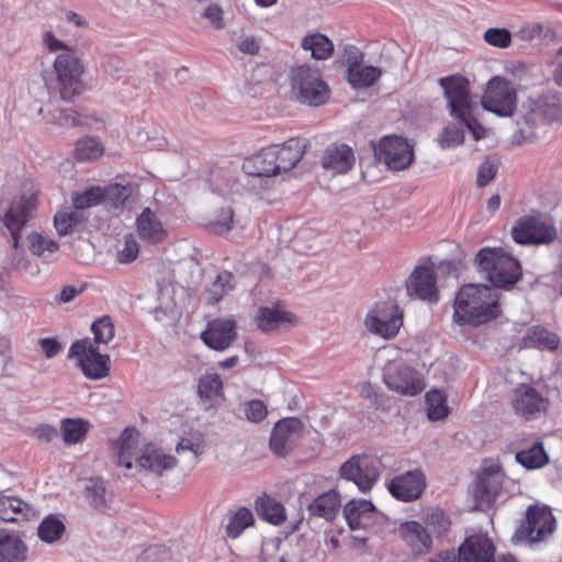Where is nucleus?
<instances>
[{
	"instance_id": "nucleus-35",
	"label": "nucleus",
	"mask_w": 562,
	"mask_h": 562,
	"mask_svg": "<svg viewBox=\"0 0 562 562\" xmlns=\"http://www.w3.org/2000/svg\"><path fill=\"white\" fill-rule=\"evenodd\" d=\"M301 48L311 54L316 60H325L331 57L335 46L325 34L315 32L305 35L301 41Z\"/></svg>"
},
{
	"instance_id": "nucleus-7",
	"label": "nucleus",
	"mask_w": 562,
	"mask_h": 562,
	"mask_svg": "<svg viewBox=\"0 0 562 562\" xmlns=\"http://www.w3.org/2000/svg\"><path fill=\"white\" fill-rule=\"evenodd\" d=\"M387 356L383 367V383L394 393L403 396H415L425 389L423 375L412 366L393 356L397 352L393 349L385 350Z\"/></svg>"
},
{
	"instance_id": "nucleus-29",
	"label": "nucleus",
	"mask_w": 562,
	"mask_h": 562,
	"mask_svg": "<svg viewBox=\"0 0 562 562\" xmlns=\"http://www.w3.org/2000/svg\"><path fill=\"white\" fill-rule=\"evenodd\" d=\"M302 430V423L296 418L282 419L276 424L271 437L270 448L277 456H285L291 448L294 436Z\"/></svg>"
},
{
	"instance_id": "nucleus-22",
	"label": "nucleus",
	"mask_w": 562,
	"mask_h": 562,
	"mask_svg": "<svg viewBox=\"0 0 562 562\" xmlns=\"http://www.w3.org/2000/svg\"><path fill=\"white\" fill-rule=\"evenodd\" d=\"M136 231L142 240L148 244H160L168 237V225L158 210L145 207L136 218Z\"/></svg>"
},
{
	"instance_id": "nucleus-13",
	"label": "nucleus",
	"mask_w": 562,
	"mask_h": 562,
	"mask_svg": "<svg viewBox=\"0 0 562 562\" xmlns=\"http://www.w3.org/2000/svg\"><path fill=\"white\" fill-rule=\"evenodd\" d=\"M68 358L76 362L88 379L100 380L109 375V356L100 353L94 344L87 338L71 345Z\"/></svg>"
},
{
	"instance_id": "nucleus-61",
	"label": "nucleus",
	"mask_w": 562,
	"mask_h": 562,
	"mask_svg": "<svg viewBox=\"0 0 562 562\" xmlns=\"http://www.w3.org/2000/svg\"><path fill=\"white\" fill-rule=\"evenodd\" d=\"M497 166L490 160H485L477 169L476 184L479 187L487 186L495 178Z\"/></svg>"
},
{
	"instance_id": "nucleus-25",
	"label": "nucleus",
	"mask_w": 562,
	"mask_h": 562,
	"mask_svg": "<svg viewBox=\"0 0 562 562\" xmlns=\"http://www.w3.org/2000/svg\"><path fill=\"white\" fill-rule=\"evenodd\" d=\"M376 514L375 506L367 499H351L344 506V516L351 530L369 529Z\"/></svg>"
},
{
	"instance_id": "nucleus-1",
	"label": "nucleus",
	"mask_w": 562,
	"mask_h": 562,
	"mask_svg": "<svg viewBox=\"0 0 562 562\" xmlns=\"http://www.w3.org/2000/svg\"><path fill=\"white\" fill-rule=\"evenodd\" d=\"M499 294L485 284L469 283L461 286L453 301L452 319L459 326H480L501 314Z\"/></svg>"
},
{
	"instance_id": "nucleus-18",
	"label": "nucleus",
	"mask_w": 562,
	"mask_h": 562,
	"mask_svg": "<svg viewBox=\"0 0 562 562\" xmlns=\"http://www.w3.org/2000/svg\"><path fill=\"white\" fill-rule=\"evenodd\" d=\"M405 290L411 299L437 303L439 289L434 266L428 262L416 266L405 281Z\"/></svg>"
},
{
	"instance_id": "nucleus-28",
	"label": "nucleus",
	"mask_w": 562,
	"mask_h": 562,
	"mask_svg": "<svg viewBox=\"0 0 562 562\" xmlns=\"http://www.w3.org/2000/svg\"><path fill=\"white\" fill-rule=\"evenodd\" d=\"M198 396L205 409L218 407L225 400L224 386L217 373H206L198 380Z\"/></svg>"
},
{
	"instance_id": "nucleus-38",
	"label": "nucleus",
	"mask_w": 562,
	"mask_h": 562,
	"mask_svg": "<svg viewBox=\"0 0 562 562\" xmlns=\"http://www.w3.org/2000/svg\"><path fill=\"white\" fill-rule=\"evenodd\" d=\"M256 510L262 520L274 526H280L286 519L283 504L267 495L256 501Z\"/></svg>"
},
{
	"instance_id": "nucleus-57",
	"label": "nucleus",
	"mask_w": 562,
	"mask_h": 562,
	"mask_svg": "<svg viewBox=\"0 0 562 562\" xmlns=\"http://www.w3.org/2000/svg\"><path fill=\"white\" fill-rule=\"evenodd\" d=\"M138 562H176L172 553L164 546L147 548L138 558Z\"/></svg>"
},
{
	"instance_id": "nucleus-3",
	"label": "nucleus",
	"mask_w": 562,
	"mask_h": 562,
	"mask_svg": "<svg viewBox=\"0 0 562 562\" xmlns=\"http://www.w3.org/2000/svg\"><path fill=\"white\" fill-rule=\"evenodd\" d=\"M43 45L46 50L56 55L54 70L56 74V89L64 101H71L83 91L81 76L85 66L76 49L57 38L52 32L43 35Z\"/></svg>"
},
{
	"instance_id": "nucleus-30",
	"label": "nucleus",
	"mask_w": 562,
	"mask_h": 562,
	"mask_svg": "<svg viewBox=\"0 0 562 562\" xmlns=\"http://www.w3.org/2000/svg\"><path fill=\"white\" fill-rule=\"evenodd\" d=\"M29 547L15 532L0 529V562H26Z\"/></svg>"
},
{
	"instance_id": "nucleus-48",
	"label": "nucleus",
	"mask_w": 562,
	"mask_h": 562,
	"mask_svg": "<svg viewBox=\"0 0 562 562\" xmlns=\"http://www.w3.org/2000/svg\"><path fill=\"white\" fill-rule=\"evenodd\" d=\"M83 215L77 209L75 211L59 212L55 215V227L59 235L65 236L83 223Z\"/></svg>"
},
{
	"instance_id": "nucleus-37",
	"label": "nucleus",
	"mask_w": 562,
	"mask_h": 562,
	"mask_svg": "<svg viewBox=\"0 0 562 562\" xmlns=\"http://www.w3.org/2000/svg\"><path fill=\"white\" fill-rule=\"evenodd\" d=\"M340 507V496L338 492L331 490L325 492L315 498L308 506L311 515L322 517L326 520H333Z\"/></svg>"
},
{
	"instance_id": "nucleus-40",
	"label": "nucleus",
	"mask_w": 562,
	"mask_h": 562,
	"mask_svg": "<svg viewBox=\"0 0 562 562\" xmlns=\"http://www.w3.org/2000/svg\"><path fill=\"white\" fill-rule=\"evenodd\" d=\"M426 413L430 420H443L449 415L446 395L439 390H431L425 395Z\"/></svg>"
},
{
	"instance_id": "nucleus-42",
	"label": "nucleus",
	"mask_w": 562,
	"mask_h": 562,
	"mask_svg": "<svg viewBox=\"0 0 562 562\" xmlns=\"http://www.w3.org/2000/svg\"><path fill=\"white\" fill-rule=\"evenodd\" d=\"M27 248L37 257H47L59 249V245L44 233L34 231L26 237Z\"/></svg>"
},
{
	"instance_id": "nucleus-53",
	"label": "nucleus",
	"mask_w": 562,
	"mask_h": 562,
	"mask_svg": "<svg viewBox=\"0 0 562 562\" xmlns=\"http://www.w3.org/2000/svg\"><path fill=\"white\" fill-rule=\"evenodd\" d=\"M233 289V276L232 273L224 271L216 277L214 282L210 285L207 293L212 302H217Z\"/></svg>"
},
{
	"instance_id": "nucleus-10",
	"label": "nucleus",
	"mask_w": 562,
	"mask_h": 562,
	"mask_svg": "<svg viewBox=\"0 0 562 562\" xmlns=\"http://www.w3.org/2000/svg\"><path fill=\"white\" fill-rule=\"evenodd\" d=\"M404 324L403 310L393 302L375 304L364 316V329L384 340L394 339Z\"/></svg>"
},
{
	"instance_id": "nucleus-50",
	"label": "nucleus",
	"mask_w": 562,
	"mask_h": 562,
	"mask_svg": "<svg viewBox=\"0 0 562 562\" xmlns=\"http://www.w3.org/2000/svg\"><path fill=\"white\" fill-rule=\"evenodd\" d=\"M103 203L110 206L117 207L122 205L132 194V186H122L120 183H112L106 187H101Z\"/></svg>"
},
{
	"instance_id": "nucleus-62",
	"label": "nucleus",
	"mask_w": 562,
	"mask_h": 562,
	"mask_svg": "<svg viewBox=\"0 0 562 562\" xmlns=\"http://www.w3.org/2000/svg\"><path fill=\"white\" fill-rule=\"evenodd\" d=\"M203 18L210 21V23L217 30L225 26L224 11L218 4H210L203 11Z\"/></svg>"
},
{
	"instance_id": "nucleus-36",
	"label": "nucleus",
	"mask_w": 562,
	"mask_h": 562,
	"mask_svg": "<svg viewBox=\"0 0 562 562\" xmlns=\"http://www.w3.org/2000/svg\"><path fill=\"white\" fill-rule=\"evenodd\" d=\"M559 344L560 339L557 334L540 326L529 328L521 340L524 348H538L541 350H555Z\"/></svg>"
},
{
	"instance_id": "nucleus-59",
	"label": "nucleus",
	"mask_w": 562,
	"mask_h": 562,
	"mask_svg": "<svg viewBox=\"0 0 562 562\" xmlns=\"http://www.w3.org/2000/svg\"><path fill=\"white\" fill-rule=\"evenodd\" d=\"M175 450L179 454L183 451H190L194 457H198L203 452L204 445L199 435L191 434L189 436L182 437L176 445Z\"/></svg>"
},
{
	"instance_id": "nucleus-32",
	"label": "nucleus",
	"mask_w": 562,
	"mask_h": 562,
	"mask_svg": "<svg viewBox=\"0 0 562 562\" xmlns=\"http://www.w3.org/2000/svg\"><path fill=\"white\" fill-rule=\"evenodd\" d=\"M355 162L352 149L347 145H336L329 147L323 159L322 165L325 169L334 173H345L351 169Z\"/></svg>"
},
{
	"instance_id": "nucleus-60",
	"label": "nucleus",
	"mask_w": 562,
	"mask_h": 562,
	"mask_svg": "<svg viewBox=\"0 0 562 562\" xmlns=\"http://www.w3.org/2000/svg\"><path fill=\"white\" fill-rule=\"evenodd\" d=\"M138 252V243L132 235H128L124 238L123 247L117 252V260L121 263H130L137 258Z\"/></svg>"
},
{
	"instance_id": "nucleus-41",
	"label": "nucleus",
	"mask_w": 562,
	"mask_h": 562,
	"mask_svg": "<svg viewBox=\"0 0 562 562\" xmlns=\"http://www.w3.org/2000/svg\"><path fill=\"white\" fill-rule=\"evenodd\" d=\"M65 530L66 527L64 522L59 518L50 515L41 521L37 528V536L43 542L53 544L63 538Z\"/></svg>"
},
{
	"instance_id": "nucleus-31",
	"label": "nucleus",
	"mask_w": 562,
	"mask_h": 562,
	"mask_svg": "<svg viewBox=\"0 0 562 562\" xmlns=\"http://www.w3.org/2000/svg\"><path fill=\"white\" fill-rule=\"evenodd\" d=\"M512 405L517 414L532 416L544 407V400L533 387L521 385L514 391Z\"/></svg>"
},
{
	"instance_id": "nucleus-20",
	"label": "nucleus",
	"mask_w": 562,
	"mask_h": 562,
	"mask_svg": "<svg viewBox=\"0 0 562 562\" xmlns=\"http://www.w3.org/2000/svg\"><path fill=\"white\" fill-rule=\"evenodd\" d=\"M555 237V228L536 217L520 220L513 229V238L518 244H547Z\"/></svg>"
},
{
	"instance_id": "nucleus-15",
	"label": "nucleus",
	"mask_w": 562,
	"mask_h": 562,
	"mask_svg": "<svg viewBox=\"0 0 562 562\" xmlns=\"http://www.w3.org/2000/svg\"><path fill=\"white\" fill-rule=\"evenodd\" d=\"M555 528V519L546 506H533L528 509L527 521L521 525L513 537L516 543L532 544L544 541Z\"/></svg>"
},
{
	"instance_id": "nucleus-5",
	"label": "nucleus",
	"mask_w": 562,
	"mask_h": 562,
	"mask_svg": "<svg viewBox=\"0 0 562 562\" xmlns=\"http://www.w3.org/2000/svg\"><path fill=\"white\" fill-rule=\"evenodd\" d=\"M474 263L477 271L496 288H509L520 278L518 261L501 247L482 248Z\"/></svg>"
},
{
	"instance_id": "nucleus-33",
	"label": "nucleus",
	"mask_w": 562,
	"mask_h": 562,
	"mask_svg": "<svg viewBox=\"0 0 562 562\" xmlns=\"http://www.w3.org/2000/svg\"><path fill=\"white\" fill-rule=\"evenodd\" d=\"M44 106H41L37 113L42 115L43 120L47 123L63 128H72L88 124L89 117L71 108L53 110L47 114H44Z\"/></svg>"
},
{
	"instance_id": "nucleus-64",
	"label": "nucleus",
	"mask_w": 562,
	"mask_h": 562,
	"mask_svg": "<svg viewBox=\"0 0 562 562\" xmlns=\"http://www.w3.org/2000/svg\"><path fill=\"white\" fill-rule=\"evenodd\" d=\"M38 345L48 359L56 357L61 350V345L55 338H41Z\"/></svg>"
},
{
	"instance_id": "nucleus-24",
	"label": "nucleus",
	"mask_w": 562,
	"mask_h": 562,
	"mask_svg": "<svg viewBox=\"0 0 562 562\" xmlns=\"http://www.w3.org/2000/svg\"><path fill=\"white\" fill-rule=\"evenodd\" d=\"M442 562L454 561L448 558ZM459 562H495L494 546L485 536H471L465 539L459 549Z\"/></svg>"
},
{
	"instance_id": "nucleus-54",
	"label": "nucleus",
	"mask_w": 562,
	"mask_h": 562,
	"mask_svg": "<svg viewBox=\"0 0 562 562\" xmlns=\"http://www.w3.org/2000/svg\"><path fill=\"white\" fill-rule=\"evenodd\" d=\"M357 391L360 396L370 401L371 405L375 409H384V400L385 394L383 391L375 384L364 381L357 385Z\"/></svg>"
},
{
	"instance_id": "nucleus-16",
	"label": "nucleus",
	"mask_w": 562,
	"mask_h": 562,
	"mask_svg": "<svg viewBox=\"0 0 562 562\" xmlns=\"http://www.w3.org/2000/svg\"><path fill=\"white\" fill-rule=\"evenodd\" d=\"M380 465L379 459L358 454L342 463L339 474L342 479L355 483L361 492H369L380 476Z\"/></svg>"
},
{
	"instance_id": "nucleus-49",
	"label": "nucleus",
	"mask_w": 562,
	"mask_h": 562,
	"mask_svg": "<svg viewBox=\"0 0 562 562\" xmlns=\"http://www.w3.org/2000/svg\"><path fill=\"white\" fill-rule=\"evenodd\" d=\"M464 127L461 121L448 124L438 137V144L441 148H453L460 146L464 142Z\"/></svg>"
},
{
	"instance_id": "nucleus-55",
	"label": "nucleus",
	"mask_w": 562,
	"mask_h": 562,
	"mask_svg": "<svg viewBox=\"0 0 562 562\" xmlns=\"http://www.w3.org/2000/svg\"><path fill=\"white\" fill-rule=\"evenodd\" d=\"M72 201L78 211L103 203L101 187H93L82 193L76 194Z\"/></svg>"
},
{
	"instance_id": "nucleus-19",
	"label": "nucleus",
	"mask_w": 562,
	"mask_h": 562,
	"mask_svg": "<svg viewBox=\"0 0 562 562\" xmlns=\"http://www.w3.org/2000/svg\"><path fill=\"white\" fill-rule=\"evenodd\" d=\"M254 323L260 331L273 334L295 327L299 324V318L283 304L274 303L260 306L254 315Z\"/></svg>"
},
{
	"instance_id": "nucleus-27",
	"label": "nucleus",
	"mask_w": 562,
	"mask_h": 562,
	"mask_svg": "<svg viewBox=\"0 0 562 562\" xmlns=\"http://www.w3.org/2000/svg\"><path fill=\"white\" fill-rule=\"evenodd\" d=\"M425 487V477L420 472H407L393 479L389 490L397 499L411 502L418 498Z\"/></svg>"
},
{
	"instance_id": "nucleus-14",
	"label": "nucleus",
	"mask_w": 562,
	"mask_h": 562,
	"mask_svg": "<svg viewBox=\"0 0 562 562\" xmlns=\"http://www.w3.org/2000/svg\"><path fill=\"white\" fill-rule=\"evenodd\" d=\"M37 207V193L30 189L14 198L2 215V223L10 232L13 247L18 249L21 231L34 216Z\"/></svg>"
},
{
	"instance_id": "nucleus-6",
	"label": "nucleus",
	"mask_w": 562,
	"mask_h": 562,
	"mask_svg": "<svg viewBox=\"0 0 562 562\" xmlns=\"http://www.w3.org/2000/svg\"><path fill=\"white\" fill-rule=\"evenodd\" d=\"M290 86L293 97L308 106L325 104L330 98V88L315 67L301 65L291 70Z\"/></svg>"
},
{
	"instance_id": "nucleus-4",
	"label": "nucleus",
	"mask_w": 562,
	"mask_h": 562,
	"mask_svg": "<svg viewBox=\"0 0 562 562\" xmlns=\"http://www.w3.org/2000/svg\"><path fill=\"white\" fill-rule=\"evenodd\" d=\"M439 85L443 90L450 114L467 126L475 142L485 138L487 130L473 116L475 102L470 81L462 75H452L441 78Z\"/></svg>"
},
{
	"instance_id": "nucleus-12",
	"label": "nucleus",
	"mask_w": 562,
	"mask_h": 562,
	"mask_svg": "<svg viewBox=\"0 0 562 562\" xmlns=\"http://www.w3.org/2000/svg\"><path fill=\"white\" fill-rule=\"evenodd\" d=\"M375 158L393 171L407 169L414 161V145L407 138L386 135L374 145Z\"/></svg>"
},
{
	"instance_id": "nucleus-11",
	"label": "nucleus",
	"mask_w": 562,
	"mask_h": 562,
	"mask_svg": "<svg viewBox=\"0 0 562 562\" xmlns=\"http://www.w3.org/2000/svg\"><path fill=\"white\" fill-rule=\"evenodd\" d=\"M448 525L442 513L436 512L427 515L426 526L417 521H406L398 527L397 532L416 552L423 553L431 546V533H441Z\"/></svg>"
},
{
	"instance_id": "nucleus-2",
	"label": "nucleus",
	"mask_w": 562,
	"mask_h": 562,
	"mask_svg": "<svg viewBox=\"0 0 562 562\" xmlns=\"http://www.w3.org/2000/svg\"><path fill=\"white\" fill-rule=\"evenodd\" d=\"M306 143L300 138H290L283 144H274L262 148L246 158L244 171L254 177H277L292 170L302 159Z\"/></svg>"
},
{
	"instance_id": "nucleus-43",
	"label": "nucleus",
	"mask_w": 562,
	"mask_h": 562,
	"mask_svg": "<svg viewBox=\"0 0 562 562\" xmlns=\"http://www.w3.org/2000/svg\"><path fill=\"white\" fill-rule=\"evenodd\" d=\"M515 459L529 470L539 469L546 465L549 460L541 442H535L530 448L516 453Z\"/></svg>"
},
{
	"instance_id": "nucleus-58",
	"label": "nucleus",
	"mask_w": 562,
	"mask_h": 562,
	"mask_svg": "<svg viewBox=\"0 0 562 562\" xmlns=\"http://www.w3.org/2000/svg\"><path fill=\"white\" fill-rule=\"evenodd\" d=\"M243 413L247 420L260 423L267 417L268 411L262 401L251 400L244 403Z\"/></svg>"
},
{
	"instance_id": "nucleus-23",
	"label": "nucleus",
	"mask_w": 562,
	"mask_h": 562,
	"mask_svg": "<svg viewBox=\"0 0 562 562\" xmlns=\"http://www.w3.org/2000/svg\"><path fill=\"white\" fill-rule=\"evenodd\" d=\"M236 323L233 319H214L201 334V339L211 349L224 351L236 340Z\"/></svg>"
},
{
	"instance_id": "nucleus-45",
	"label": "nucleus",
	"mask_w": 562,
	"mask_h": 562,
	"mask_svg": "<svg viewBox=\"0 0 562 562\" xmlns=\"http://www.w3.org/2000/svg\"><path fill=\"white\" fill-rule=\"evenodd\" d=\"M89 429V424L82 419H64L60 425L63 440L67 445L80 442Z\"/></svg>"
},
{
	"instance_id": "nucleus-47",
	"label": "nucleus",
	"mask_w": 562,
	"mask_h": 562,
	"mask_svg": "<svg viewBox=\"0 0 562 562\" xmlns=\"http://www.w3.org/2000/svg\"><path fill=\"white\" fill-rule=\"evenodd\" d=\"M252 524V513L246 507H240L234 512L229 518V521L226 526L227 535L231 538H237L246 528L250 527Z\"/></svg>"
},
{
	"instance_id": "nucleus-21",
	"label": "nucleus",
	"mask_w": 562,
	"mask_h": 562,
	"mask_svg": "<svg viewBox=\"0 0 562 562\" xmlns=\"http://www.w3.org/2000/svg\"><path fill=\"white\" fill-rule=\"evenodd\" d=\"M117 467L127 471L134 470L135 458L139 452V432L134 427H126L116 439L110 441Z\"/></svg>"
},
{
	"instance_id": "nucleus-56",
	"label": "nucleus",
	"mask_w": 562,
	"mask_h": 562,
	"mask_svg": "<svg viewBox=\"0 0 562 562\" xmlns=\"http://www.w3.org/2000/svg\"><path fill=\"white\" fill-rule=\"evenodd\" d=\"M94 334L93 344H108L114 337V326L109 317L94 322L91 326Z\"/></svg>"
},
{
	"instance_id": "nucleus-44",
	"label": "nucleus",
	"mask_w": 562,
	"mask_h": 562,
	"mask_svg": "<svg viewBox=\"0 0 562 562\" xmlns=\"http://www.w3.org/2000/svg\"><path fill=\"white\" fill-rule=\"evenodd\" d=\"M104 147L97 137L86 136L76 144L75 156L81 161L95 160L103 155Z\"/></svg>"
},
{
	"instance_id": "nucleus-51",
	"label": "nucleus",
	"mask_w": 562,
	"mask_h": 562,
	"mask_svg": "<svg viewBox=\"0 0 562 562\" xmlns=\"http://www.w3.org/2000/svg\"><path fill=\"white\" fill-rule=\"evenodd\" d=\"M209 229L213 234L223 235L234 227V215L231 207H225L216 212L210 220Z\"/></svg>"
},
{
	"instance_id": "nucleus-8",
	"label": "nucleus",
	"mask_w": 562,
	"mask_h": 562,
	"mask_svg": "<svg viewBox=\"0 0 562 562\" xmlns=\"http://www.w3.org/2000/svg\"><path fill=\"white\" fill-rule=\"evenodd\" d=\"M482 108L499 117H512L518 105V91L515 83L504 77L494 76L485 85Z\"/></svg>"
},
{
	"instance_id": "nucleus-26",
	"label": "nucleus",
	"mask_w": 562,
	"mask_h": 562,
	"mask_svg": "<svg viewBox=\"0 0 562 562\" xmlns=\"http://www.w3.org/2000/svg\"><path fill=\"white\" fill-rule=\"evenodd\" d=\"M530 113H540L549 120H562V97L552 89L537 95H530L524 103Z\"/></svg>"
},
{
	"instance_id": "nucleus-52",
	"label": "nucleus",
	"mask_w": 562,
	"mask_h": 562,
	"mask_svg": "<svg viewBox=\"0 0 562 562\" xmlns=\"http://www.w3.org/2000/svg\"><path fill=\"white\" fill-rule=\"evenodd\" d=\"M483 40L490 46L506 49L512 45V33L505 27H490L483 33Z\"/></svg>"
},
{
	"instance_id": "nucleus-9",
	"label": "nucleus",
	"mask_w": 562,
	"mask_h": 562,
	"mask_svg": "<svg viewBox=\"0 0 562 562\" xmlns=\"http://www.w3.org/2000/svg\"><path fill=\"white\" fill-rule=\"evenodd\" d=\"M177 465V459L162 446L148 442L142 446L135 458L134 470L128 474L147 483L150 479H159Z\"/></svg>"
},
{
	"instance_id": "nucleus-34",
	"label": "nucleus",
	"mask_w": 562,
	"mask_h": 562,
	"mask_svg": "<svg viewBox=\"0 0 562 562\" xmlns=\"http://www.w3.org/2000/svg\"><path fill=\"white\" fill-rule=\"evenodd\" d=\"M35 509L15 496H0V519L3 521H16L20 517L30 519L35 516Z\"/></svg>"
},
{
	"instance_id": "nucleus-39",
	"label": "nucleus",
	"mask_w": 562,
	"mask_h": 562,
	"mask_svg": "<svg viewBox=\"0 0 562 562\" xmlns=\"http://www.w3.org/2000/svg\"><path fill=\"white\" fill-rule=\"evenodd\" d=\"M381 69L360 64L356 68H350L347 71L348 82L353 88H366L371 87L381 77Z\"/></svg>"
},
{
	"instance_id": "nucleus-63",
	"label": "nucleus",
	"mask_w": 562,
	"mask_h": 562,
	"mask_svg": "<svg viewBox=\"0 0 562 562\" xmlns=\"http://www.w3.org/2000/svg\"><path fill=\"white\" fill-rule=\"evenodd\" d=\"M344 60L348 65V69L356 68L362 64L363 54L358 47L353 45H347L344 48Z\"/></svg>"
},
{
	"instance_id": "nucleus-17",
	"label": "nucleus",
	"mask_w": 562,
	"mask_h": 562,
	"mask_svg": "<svg viewBox=\"0 0 562 562\" xmlns=\"http://www.w3.org/2000/svg\"><path fill=\"white\" fill-rule=\"evenodd\" d=\"M504 480L499 464L485 465L471 486L473 509H483L491 506L498 495Z\"/></svg>"
},
{
	"instance_id": "nucleus-46",
	"label": "nucleus",
	"mask_w": 562,
	"mask_h": 562,
	"mask_svg": "<svg viewBox=\"0 0 562 562\" xmlns=\"http://www.w3.org/2000/svg\"><path fill=\"white\" fill-rule=\"evenodd\" d=\"M85 491L86 498L93 508L98 510L106 508L108 494L105 484L101 479H89L86 483Z\"/></svg>"
}]
</instances>
